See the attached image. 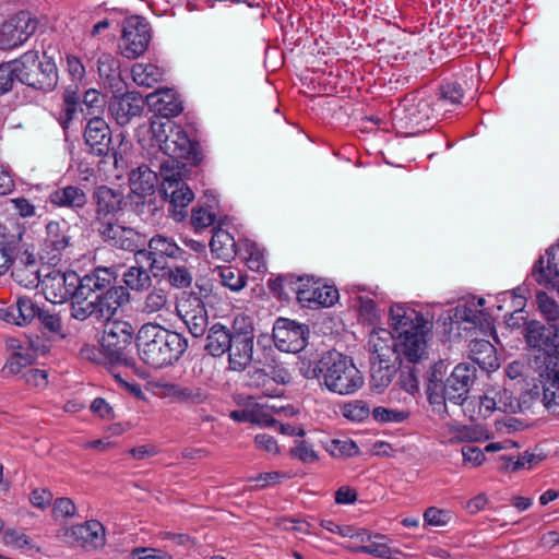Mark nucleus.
Returning <instances> with one entry per match:
<instances>
[{
  "mask_svg": "<svg viewBox=\"0 0 559 559\" xmlns=\"http://www.w3.org/2000/svg\"><path fill=\"white\" fill-rule=\"evenodd\" d=\"M299 371L306 379H317L332 393L349 395L364 384V377L353 360L336 350L324 353L318 361L301 358Z\"/></svg>",
  "mask_w": 559,
  "mask_h": 559,
  "instance_id": "1",
  "label": "nucleus"
},
{
  "mask_svg": "<svg viewBox=\"0 0 559 559\" xmlns=\"http://www.w3.org/2000/svg\"><path fill=\"white\" fill-rule=\"evenodd\" d=\"M389 325L395 333V360L416 364L426 357L430 322L420 312L394 305L390 308Z\"/></svg>",
  "mask_w": 559,
  "mask_h": 559,
  "instance_id": "2",
  "label": "nucleus"
},
{
  "mask_svg": "<svg viewBox=\"0 0 559 559\" xmlns=\"http://www.w3.org/2000/svg\"><path fill=\"white\" fill-rule=\"evenodd\" d=\"M152 170L147 165H141L129 173L131 193L144 199L154 192L159 182L158 193L168 202V214L175 215V157L154 155Z\"/></svg>",
  "mask_w": 559,
  "mask_h": 559,
  "instance_id": "3",
  "label": "nucleus"
},
{
  "mask_svg": "<svg viewBox=\"0 0 559 559\" xmlns=\"http://www.w3.org/2000/svg\"><path fill=\"white\" fill-rule=\"evenodd\" d=\"M175 332L158 324H144L138 332L136 346L140 358L154 368L173 364Z\"/></svg>",
  "mask_w": 559,
  "mask_h": 559,
  "instance_id": "4",
  "label": "nucleus"
},
{
  "mask_svg": "<svg viewBox=\"0 0 559 559\" xmlns=\"http://www.w3.org/2000/svg\"><path fill=\"white\" fill-rule=\"evenodd\" d=\"M116 275L110 267H96L83 277L78 275L76 292L80 296L109 304L110 309L117 310L128 300V293L122 286H115Z\"/></svg>",
  "mask_w": 559,
  "mask_h": 559,
  "instance_id": "5",
  "label": "nucleus"
},
{
  "mask_svg": "<svg viewBox=\"0 0 559 559\" xmlns=\"http://www.w3.org/2000/svg\"><path fill=\"white\" fill-rule=\"evenodd\" d=\"M17 81L41 92H50L58 84V70L52 59H39L38 51L29 50L16 59Z\"/></svg>",
  "mask_w": 559,
  "mask_h": 559,
  "instance_id": "6",
  "label": "nucleus"
},
{
  "mask_svg": "<svg viewBox=\"0 0 559 559\" xmlns=\"http://www.w3.org/2000/svg\"><path fill=\"white\" fill-rule=\"evenodd\" d=\"M134 329L127 321H110L105 325L100 346L109 362L133 368L132 341Z\"/></svg>",
  "mask_w": 559,
  "mask_h": 559,
  "instance_id": "7",
  "label": "nucleus"
},
{
  "mask_svg": "<svg viewBox=\"0 0 559 559\" xmlns=\"http://www.w3.org/2000/svg\"><path fill=\"white\" fill-rule=\"evenodd\" d=\"M203 159L199 143L183 132H177V206L186 207L194 200L192 189L179 178L186 177L191 167Z\"/></svg>",
  "mask_w": 559,
  "mask_h": 559,
  "instance_id": "8",
  "label": "nucleus"
},
{
  "mask_svg": "<svg viewBox=\"0 0 559 559\" xmlns=\"http://www.w3.org/2000/svg\"><path fill=\"white\" fill-rule=\"evenodd\" d=\"M152 39L150 23L142 16L132 15L122 23L119 43L120 53L127 59H136L145 53Z\"/></svg>",
  "mask_w": 559,
  "mask_h": 559,
  "instance_id": "9",
  "label": "nucleus"
},
{
  "mask_svg": "<svg viewBox=\"0 0 559 559\" xmlns=\"http://www.w3.org/2000/svg\"><path fill=\"white\" fill-rule=\"evenodd\" d=\"M203 289L195 285L191 292L177 296V317L185 323L189 332L199 337L207 326V317L202 302Z\"/></svg>",
  "mask_w": 559,
  "mask_h": 559,
  "instance_id": "10",
  "label": "nucleus"
},
{
  "mask_svg": "<svg viewBox=\"0 0 559 559\" xmlns=\"http://www.w3.org/2000/svg\"><path fill=\"white\" fill-rule=\"evenodd\" d=\"M148 251L140 248L136 258H144L150 262L151 270L155 276H169L171 280L174 272L171 262L175 260V242L163 236H155L148 242Z\"/></svg>",
  "mask_w": 559,
  "mask_h": 559,
  "instance_id": "11",
  "label": "nucleus"
},
{
  "mask_svg": "<svg viewBox=\"0 0 559 559\" xmlns=\"http://www.w3.org/2000/svg\"><path fill=\"white\" fill-rule=\"evenodd\" d=\"M308 328L296 321L278 318L273 326L275 346L285 353H299L307 344Z\"/></svg>",
  "mask_w": 559,
  "mask_h": 559,
  "instance_id": "12",
  "label": "nucleus"
},
{
  "mask_svg": "<svg viewBox=\"0 0 559 559\" xmlns=\"http://www.w3.org/2000/svg\"><path fill=\"white\" fill-rule=\"evenodd\" d=\"M40 284L48 301L63 304L76 293L78 274L73 271L51 270L43 276Z\"/></svg>",
  "mask_w": 559,
  "mask_h": 559,
  "instance_id": "13",
  "label": "nucleus"
},
{
  "mask_svg": "<svg viewBox=\"0 0 559 559\" xmlns=\"http://www.w3.org/2000/svg\"><path fill=\"white\" fill-rule=\"evenodd\" d=\"M294 290L298 301L310 308L331 307L338 299L335 287L322 285L319 281L308 277H299Z\"/></svg>",
  "mask_w": 559,
  "mask_h": 559,
  "instance_id": "14",
  "label": "nucleus"
},
{
  "mask_svg": "<svg viewBox=\"0 0 559 559\" xmlns=\"http://www.w3.org/2000/svg\"><path fill=\"white\" fill-rule=\"evenodd\" d=\"M70 239L69 226L66 222H49L46 225V236L40 245V259L50 264L58 263L69 247Z\"/></svg>",
  "mask_w": 559,
  "mask_h": 559,
  "instance_id": "15",
  "label": "nucleus"
},
{
  "mask_svg": "<svg viewBox=\"0 0 559 559\" xmlns=\"http://www.w3.org/2000/svg\"><path fill=\"white\" fill-rule=\"evenodd\" d=\"M37 22L28 12L21 11L0 27V47L13 48L24 44L36 31Z\"/></svg>",
  "mask_w": 559,
  "mask_h": 559,
  "instance_id": "16",
  "label": "nucleus"
},
{
  "mask_svg": "<svg viewBox=\"0 0 559 559\" xmlns=\"http://www.w3.org/2000/svg\"><path fill=\"white\" fill-rule=\"evenodd\" d=\"M102 238L109 245L122 250L139 252L145 245V236L130 227L106 223L99 227Z\"/></svg>",
  "mask_w": 559,
  "mask_h": 559,
  "instance_id": "17",
  "label": "nucleus"
},
{
  "mask_svg": "<svg viewBox=\"0 0 559 559\" xmlns=\"http://www.w3.org/2000/svg\"><path fill=\"white\" fill-rule=\"evenodd\" d=\"M110 116L119 126H127L130 121L140 117L144 110V100L135 92H127L114 95L108 104Z\"/></svg>",
  "mask_w": 559,
  "mask_h": 559,
  "instance_id": "18",
  "label": "nucleus"
},
{
  "mask_svg": "<svg viewBox=\"0 0 559 559\" xmlns=\"http://www.w3.org/2000/svg\"><path fill=\"white\" fill-rule=\"evenodd\" d=\"M84 141L90 152L96 156H106L111 151V131L100 116L87 119L84 129Z\"/></svg>",
  "mask_w": 559,
  "mask_h": 559,
  "instance_id": "19",
  "label": "nucleus"
},
{
  "mask_svg": "<svg viewBox=\"0 0 559 559\" xmlns=\"http://www.w3.org/2000/svg\"><path fill=\"white\" fill-rule=\"evenodd\" d=\"M476 379V368L469 364H459L447 379L448 400L454 405H462L467 399L469 388Z\"/></svg>",
  "mask_w": 559,
  "mask_h": 559,
  "instance_id": "20",
  "label": "nucleus"
},
{
  "mask_svg": "<svg viewBox=\"0 0 559 559\" xmlns=\"http://www.w3.org/2000/svg\"><path fill=\"white\" fill-rule=\"evenodd\" d=\"M532 275L539 284L559 293V243L546 250L534 265Z\"/></svg>",
  "mask_w": 559,
  "mask_h": 559,
  "instance_id": "21",
  "label": "nucleus"
},
{
  "mask_svg": "<svg viewBox=\"0 0 559 559\" xmlns=\"http://www.w3.org/2000/svg\"><path fill=\"white\" fill-rule=\"evenodd\" d=\"M70 299V316L79 321H85L88 318L108 319L115 313L109 304H102L84 295L80 296L78 292Z\"/></svg>",
  "mask_w": 559,
  "mask_h": 559,
  "instance_id": "22",
  "label": "nucleus"
},
{
  "mask_svg": "<svg viewBox=\"0 0 559 559\" xmlns=\"http://www.w3.org/2000/svg\"><path fill=\"white\" fill-rule=\"evenodd\" d=\"M12 276L14 281L25 288H35L41 283L40 270L34 254L23 252L14 262Z\"/></svg>",
  "mask_w": 559,
  "mask_h": 559,
  "instance_id": "23",
  "label": "nucleus"
},
{
  "mask_svg": "<svg viewBox=\"0 0 559 559\" xmlns=\"http://www.w3.org/2000/svg\"><path fill=\"white\" fill-rule=\"evenodd\" d=\"M151 131L158 145L155 155L175 157V118L152 117Z\"/></svg>",
  "mask_w": 559,
  "mask_h": 559,
  "instance_id": "24",
  "label": "nucleus"
},
{
  "mask_svg": "<svg viewBox=\"0 0 559 559\" xmlns=\"http://www.w3.org/2000/svg\"><path fill=\"white\" fill-rule=\"evenodd\" d=\"M395 333L385 329L373 330L368 340V347L374 360L389 364L395 359Z\"/></svg>",
  "mask_w": 559,
  "mask_h": 559,
  "instance_id": "25",
  "label": "nucleus"
},
{
  "mask_svg": "<svg viewBox=\"0 0 559 559\" xmlns=\"http://www.w3.org/2000/svg\"><path fill=\"white\" fill-rule=\"evenodd\" d=\"M444 369L443 361L435 364L427 385L428 401L438 412H445L449 402L448 383L442 380Z\"/></svg>",
  "mask_w": 559,
  "mask_h": 559,
  "instance_id": "26",
  "label": "nucleus"
},
{
  "mask_svg": "<svg viewBox=\"0 0 559 559\" xmlns=\"http://www.w3.org/2000/svg\"><path fill=\"white\" fill-rule=\"evenodd\" d=\"M253 337L234 336L228 349V367L233 371L246 370L253 359Z\"/></svg>",
  "mask_w": 559,
  "mask_h": 559,
  "instance_id": "27",
  "label": "nucleus"
},
{
  "mask_svg": "<svg viewBox=\"0 0 559 559\" xmlns=\"http://www.w3.org/2000/svg\"><path fill=\"white\" fill-rule=\"evenodd\" d=\"M93 199L97 216H107L121 210L123 193L107 186H99L95 189Z\"/></svg>",
  "mask_w": 559,
  "mask_h": 559,
  "instance_id": "28",
  "label": "nucleus"
},
{
  "mask_svg": "<svg viewBox=\"0 0 559 559\" xmlns=\"http://www.w3.org/2000/svg\"><path fill=\"white\" fill-rule=\"evenodd\" d=\"M153 117L175 118V91L169 87L158 88L146 96Z\"/></svg>",
  "mask_w": 559,
  "mask_h": 559,
  "instance_id": "29",
  "label": "nucleus"
},
{
  "mask_svg": "<svg viewBox=\"0 0 559 559\" xmlns=\"http://www.w3.org/2000/svg\"><path fill=\"white\" fill-rule=\"evenodd\" d=\"M49 201L60 207L82 209L87 203L86 193L76 186H67L52 191Z\"/></svg>",
  "mask_w": 559,
  "mask_h": 559,
  "instance_id": "30",
  "label": "nucleus"
},
{
  "mask_svg": "<svg viewBox=\"0 0 559 559\" xmlns=\"http://www.w3.org/2000/svg\"><path fill=\"white\" fill-rule=\"evenodd\" d=\"M178 260L189 262V266L177 265V289H181L180 294L177 293V296L180 298L183 292H191L195 285H198L201 289L202 287L198 282L193 284L192 275L194 264L199 263V257L197 254H190L187 257V253L177 246V261Z\"/></svg>",
  "mask_w": 559,
  "mask_h": 559,
  "instance_id": "31",
  "label": "nucleus"
},
{
  "mask_svg": "<svg viewBox=\"0 0 559 559\" xmlns=\"http://www.w3.org/2000/svg\"><path fill=\"white\" fill-rule=\"evenodd\" d=\"M543 403L559 418V369L548 370L543 380Z\"/></svg>",
  "mask_w": 559,
  "mask_h": 559,
  "instance_id": "32",
  "label": "nucleus"
},
{
  "mask_svg": "<svg viewBox=\"0 0 559 559\" xmlns=\"http://www.w3.org/2000/svg\"><path fill=\"white\" fill-rule=\"evenodd\" d=\"M234 340L229 330L224 325L214 324L206 336L205 349L214 357H221L228 352L229 346Z\"/></svg>",
  "mask_w": 559,
  "mask_h": 559,
  "instance_id": "33",
  "label": "nucleus"
},
{
  "mask_svg": "<svg viewBox=\"0 0 559 559\" xmlns=\"http://www.w3.org/2000/svg\"><path fill=\"white\" fill-rule=\"evenodd\" d=\"M236 246L234 237L228 231L222 228L214 230L210 247L216 258L229 261L237 254Z\"/></svg>",
  "mask_w": 559,
  "mask_h": 559,
  "instance_id": "34",
  "label": "nucleus"
},
{
  "mask_svg": "<svg viewBox=\"0 0 559 559\" xmlns=\"http://www.w3.org/2000/svg\"><path fill=\"white\" fill-rule=\"evenodd\" d=\"M524 337L527 345L548 356L550 326L546 328L538 321H530L525 325Z\"/></svg>",
  "mask_w": 559,
  "mask_h": 559,
  "instance_id": "35",
  "label": "nucleus"
},
{
  "mask_svg": "<svg viewBox=\"0 0 559 559\" xmlns=\"http://www.w3.org/2000/svg\"><path fill=\"white\" fill-rule=\"evenodd\" d=\"M19 241V236L11 234L0 224V276L13 265L12 254Z\"/></svg>",
  "mask_w": 559,
  "mask_h": 559,
  "instance_id": "36",
  "label": "nucleus"
},
{
  "mask_svg": "<svg viewBox=\"0 0 559 559\" xmlns=\"http://www.w3.org/2000/svg\"><path fill=\"white\" fill-rule=\"evenodd\" d=\"M131 73L135 84L146 87L157 83L163 75L162 70L157 66L142 62L133 64Z\"/></svg>",
  "mask_w": 559,
  "mask_h": 559,
  "instance_id": "37",
  "label": "nucleus"
},
{
  "mask_svg": "<svg viewBox=\"0 0 559 559\" xmlns=\"http://www.w3.org/2000/svg\"><path fill=\"white\" fill-rule=\"evenodd\" d=\"M7 346L12 352L11 355L31 354L33 359H36L38 354H44L46 350V346L43 344L39 337H25L24 340L12 337L7 341Z\"/></svg>",
  "mask_w": 559,
  "mask_h": 559,
  "instance_id": "38",
  "label": "nucleus"
},
{
  "mask_svg": "<svg viewBox=\"0 0 559 559\" xmlns=\"http://www.w3.org/2000/svg\"><path fill=\"white\" fill-rule=\"evenodd\" d=\"M241 251V254L250 270L255 272H264L266 270L264 249L258 243L247 241Z\"/></svg>",
  "mask_w": 559,
  "mask_h": 559,
  "instance_id": "39",
  "label": "nucleus"
},
{
  "mask_svg": "<svg viewBox=\"0 0 559 559\" xmlns=\"http://www.w3.org/2000/svg\"><path fill=\"white\" fill-rule=\"evenodd\" d=\"M353 307L357 309L359 319L369 324H373L379 319V309L376 302L366 296L355 295L353 297Z\"/></svg>",
  "mask_w": 559,
  "mask_h": 559,
  "instance_id": "40",
  "label": "nucleus"
},
{
  "mask_svg": "<svg viewBox=\"0 0 559 559\" xmlns=\"http://www.w3.org/2000/svg\"><path fill=\"white\" fill-rule=\"evenodd\" d=\"M123 281L132 290H144L151 286V276L143 266H130L123 274Z\"/></svg>",
  "mask_w": 559,
  "mask_h": 559,
  "instance_id": "41",
  "label": "nucleus"
},
{
  "mask_svg": "<svg viewBox=\"0 0 559 559\" xmlns=\"http://www.w3.org/2000/svg\"><path fill=\"white\" fill-rule=\"evenodd\" d=\"M71 531L73 535L95 545L102 544L104 539V526L98 521H88L85 524L75 525Z\"/></svg>",
  "mask_w": 559,
  "mask_h": 559,
  "instance_id": "42",
  "label": "nucleus"
},
{
  "mask_svg": "<svg viewBox=\"0 0 559 559\" xmlns=\"http://www.w3.org/2000/svg\"><path fill=\"white\" fill-rule=\"evenodd\" d=\"M16 325H24L37 318L40 308L28 297L17 298L15 305Z\"/></svg>",
  "mask_w": 559,
  "mask_h": 559,
  "instance_id": "43",
  "label": "nucleus"
},
{
  "mask_svg": "<svg viewBox=\"0 0 559 559\" xmlns=\"http://www.w3.org/2000/svg\"><path fill=\"white\" fill-rule=\"evenodd\" d=\"M371 415L380 424H400L409 417V412L407 409L378 406L372 409Z\"/></svg>",
  "mask_w": 559,
  "mask_h": 559,
  "instance_id": "44",
  "label": "nucleus"
},
{
  "mask_svg": "<svg viewBox=\"0 0 559 559\" xmlns=\"http://www.w3.org/2000/svg\"><path fill=\"white\" fill-rule=\"evenodd\" d=\"M221 284L233 292H239L246 286L245 276L233 266H223L217 270Z\"/></svg>",
  "mask_w": 559,
  "mask_h": 559,
  "instance_id": "45",
  "label": "nucleus"
},
{
  "mask_svg": "<svg viewBox=\"0 0 559 559\" xmlns=\"http://www.w3.org/2000/svg\"><path fill=\"white\" fill-rule=\"evenodd\" d=\"M105 107V99L96 90H87L84 93L81 111L86 116H100Z\"/></svg>",
  "mask_w": 559,
  "mask_h": 559,
  "instance_id": "46",
  "label": "nucleus"
},
{
  "mask_svg": "<svg viewBox=\"0 0 559 559\" xmlns=\"http://www.w3.org/2000/svg\"><path fill=\"white\" fill-rule=\"evenodd\" d=\"M483 316L481 309L476 308L475 299L465 301L464 304L457 305L453 309V318L456 321H464L476 325L480 321Z\"/></svg>",
  "mask_w": 559,
  "mask_h": 559,
  "instance_id": "47",
  "label": "nucleus"
},
{
  "mask_svg": "<svg viewBox=\"0 0 559 559\" xmlns=\"http://www.w3.org/2000/svg\"><path fill=\"white\" fill-rule=\"evenodd\" d=\"M536 302L543 318L549 323L559 321V306L545 292L536 294Z\"/></svg>",
  "mask_w": 559,
  "mask_h": 559,
  "instance_id": "48",
  "label": "nucleus"
},
{
  "mask_svg": "<svg viewBox=\"0 0 559 559\" xmlns=\"http://www.w3.org/2000/svg\"><path fill=\"white\" fill-rule=\"evenodd\" d=\"M247 384L252 388L261 389L266 396H276L280 394L277 389L269 388L270 381L267 370L253 369L247 374Z\"/></svg>",
  "mask_w": 559,
  "mask_h": 559,
  "instance_id": "49",
  "label": "nucleus"
},
{
  "mask_svg": "<svg viewBox=\"0 0 559 559\" xmlns=\"http://www.w3.org/2000/svg\"><path fill=\"white\" fill-rule=\"evenodd\" d=\"M321 526L334 534L343 537L357 538L360 542H365L366 531L356 528L350 525H340L333 521L324 520L321 522Z\"/></svg>",
  "mask_w": 559,
  "mask_h": 559,
  "instance_id": "50",
  "label": "nucleus"
},
{
  "mask_svg": "<svg viewBox=\"0 0 559 559\" xmlns=\"http://www.w3.org/2000/svg\"><path fill=\"white\" fill-rule=\"evenodd\" d=\"M289 453L292 457L305 464H312L319 460L318 453L314 451L312 444L305 440H296Z\"/></svg>",
  "mask_w": 559,
  "mask_h": 559,
  "instance_id": "51",
  "label": "nucleus"
},
{
  "mask_svg": "<svg viewBox=\"0 0 559 559\" xmlns=\"http://www.w3.org/2000/svg\"><path fill=\"white\" fill-rule=\"evenodd\" d=\"M98 72L102 78L118 80L119 61L110 53H103L97 60Z\"/></svg>",
  "mask_w": 559,
  "mask_h": 559,
  "instance_id": "52",
  "label": "nucleus"
},
{
  "mask_svg": "<svg viewBox=\"0 0 559 559\" xmlns=\"http://www.w3.org/2000/svg\"><path fill=\"white\" fill-rule=\"evenodd\" d=\"M35 361L31 354L25 355H11L8 361L5 362L2 372L5 377L15 376L22 372L23 368L32 365Z\"/></svg>",
  "mask_w": 559,
  "mask_h": 559,
  "instance_id": "53",
  "label": "nucleus"
},
{
  "mask_svg": "<svg viewBox=\"0 0 559 559\" xmlns=\"http://www.w3.org/2000/svg\"><path fill=\"white\" fill-rule=\"evenodd\" d=\"M17 80L16 60L0 64V94L9 92Z\"/></svg>",
  "mask_w": 559,
  "mask_h": 559,
  "instance_id": "54",
  "label": "nucleus"
},
{
  "mask_svg": "<svg viewBox=\"0 0 559 559\" xmlns=\"http://www.w3.org/2000/svg\"><path fill=\"white\" fill-rule=\"evenodd\" d=\"M492 397L495 399L496 409L502 413L514 412L518 407V403L515 399H513L510 391L507 389L501 390H490Z\"/></svg>",
  "mask_w": 559,
  "mask_h": 559,
  "instance_id": "55",
  "label": "nucleus"
},
{
  "mask_svg": "<svg viewBox=\"0 0 559 559\" xmlns=\"http://www.w3.org/2000/svg\"><path fill=\"white\" fill-rule=\"evenodd\" d=\"M233 331L231 336H248L253 337V322L251 317L238 312L233 319Z\"/></svg>",
  "mask_w": 559,
  "mask_h": 559,
  "instance_id": "56",
  "label": "nucleus"
},
{
  "mask_svg": "<svg viewBox=\"0 0 559 559\" xmlns=\"http://www.w3.org/2000/svg\"><path fill=\"white\" fill-rule=\"evenodd\" d=\"M366 545H362L357 548V551L372 555L380 558H388L391 555L390 548L386 544L381 542L371 540V536L366 532L365 542Z\"/></svg>",
  "mask_w": 559,
  "mask_h": 559,
  "instance_id": "57",
  "label": "nucleus"
},
{
  "mask_svg": "<svg viewBox=\"0 0 559 559\" xmlns=\"http://www.w3.org/2000/svg\"><path fill=\"white\" fill-rule=\"evenodd\" d=\"M343 414L353 421H362L369 416L370 409L364 401H354L344 406Z\"/></svg>",
  "mask_w": 559,
  "mask_h": 559,
  "instance_id": "58",
  "label": "nucleus"
},
{
  "mask_svg": "<svg viewBox=\"0 0 559 559\" xmlns=\"http://www.w3.org/2000/svg\"><path fill=\"white\" fill-rule=\"evenodd\" d=\"M2 542L7 546H13L17 549L32 548V542L27 535L19 533L15 530H7L2 535Z\"/></svg>",
  "mask_w": 559,
  "mask_h": 559,
  "instance_id": "59",
  "label": "nucleus"
},
{
  "mask_svg": "<svg viewBox=\"0 0 559 559\" xmlns=\"http://www.w3.org/2000/svg\"><path fill=\"white\" fill-rule=\"evenodd\" d=\"M330 452L334 456H353L358 453V447L352 440H333L330 445Z\"/></svg>",
  "mask_w": 559,
  "mask_h": 559,
  "instance_id": "60",
  "label": "nucleus"
},
{
  "mask_svg": "<svg viewBox=\"0 0 559 559\" xmlns=\"http://www.w3.org/2000/svg\"><path fill=\"white\" fill-rule=\"evenodd\" d=\"M215 216L203 207L194 209L191 215V225L195 231L213 225Z\"/></svg>",
  "mask_w": 559,
  "mask_h": 559,
  "instance_id": "61",
  "label": "nucleus"
},
{
  "mask_svg": "<svg viewBox=\"0 0 559 559\" xmlns=\"http://www.w3.org/2000/svg\"><path fill=\"white\" fill-rule=\"evenodd\" d=\"M269 381L276 384H288L292 381V374L284 364H274L267 368Z\"/></svg>",
  "mask_w": 559,
  "mask_h": 559,
  "instance_id": "62",
  "label": "nucleus"
},
{
  "mask_svg": "<svg viewBox=\"0 0 559 559\" xmlns=\"http://www.w3.org/2000/svg\"><path fill=\"white\" fill-rule=\"evenodd\" d=\"M424 521L427 525L444 526L450 521V514L444 510L431 507L424 512Z\"/></svg>",
  "mask_w": 559,
  "mask_h": 559,
  "instance_id": "63",
  "label": "nucleus"
},
{
  "mask_svg": "<svg viewBox=\"0 0 559 559\" xmlns=\"http://www.w3.org/2000/svg\"><path fill=\"white\" fill-rule=\"evenodd\" d=\"M74 502L67 497H61L55 500L52 514L55 518H71L75 514Z\"/></svg>",
  "mask_w": 559,
  "mask_h": 559,
  "instance_id": "64",
  "label": "nucleus"
}]
</instances>
